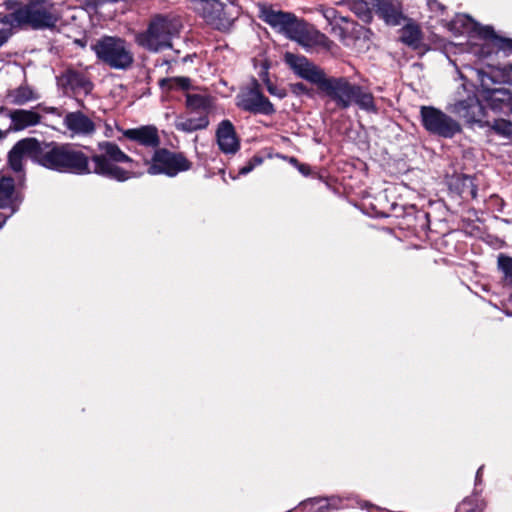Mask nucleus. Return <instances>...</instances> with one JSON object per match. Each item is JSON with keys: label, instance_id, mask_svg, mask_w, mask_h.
<instances>
[{"label": "nucleus", "instance_id": "1a4fd4ad", "mask_svg": "<svg viewBox=\"0 0 512 512\" xmlns=\"http://www.w3.org/2000/svg\"><path fill=\"white\" fill-rule=\"evenodd\" d=\"M24 157L40 166V140L34 137L23 138L17 141L8 152V165L13 172L18 174V185L25 180Z\"/></svg>", "mask_w": 512, "mask_h": 512}, {"label": "nucleus", "instance_id": "09e8293b", "mask_svg": "<svg viewBox=\"0 0 512 512\" xmlns=\"http://www.w3.org/2000/svg\"><path fill=\"white\" fill-rule=\"evenodd\" d=\"M28 2L42 3L45 4L47 0H28Z\"/></svg>", "mask_w": 512, "mask_h": 512}, {"label": "nucleus", "instance_id": "4be33fe9", "mask_svg": "<svg viewBox=\"0 0 512 512\" xmlns=\"http://www.w3.org/2000/svg\"><path fill=\"white\" fill-rule=\"evenodd\" d=\"M11 125L10 130L21 131L28 127L35 126L41 122V115L32 110L16 109L9 114Z\"/></svg>", "mask_w": 512, "mask_h": 512}, {"label": "nucleus", "instance_id": "9b49d317", "mask_svg": "<svg viewBox=\"0 0 512 512\" xmlns=\"http://www.w3.org/2000/svg\"><path fill=\"white\" fill-rule=\"evenodd\" d=\"M59 82L66 95L77 99L78 96H87L94 89V83L89 73L68 67L59 77Z\"/></svg>", "mask_w": 512, "mask_h": 512}, {"label": "nucleus", "instance_id": "f8f14e48", "mask_svg": "<svg viewBox=\"0 0 512 512\" xmlns=\"http://www.w3.org/2000/svg\"><path fill=\"white\" fill-rule=\"evenodd\" d=\"M203 17L208 25L221 32H228L236 19L220 0H206Z\"/></svg>", "mask_w": 512, "mask_h": 512}, {"label": "nucleus", "instance_id": "a19ab883", "mask_svg": "<svg viewBox=\"0 0 512 512\" xmlns=\"http://www.w3.org/2000/svg\"><path fill=\"white\" fill-rule=\"evenodd\" d=\"M509 125H510L509 122H507L505 120H495V123L492 126V128L496 132H499L501 134H507L508 133L507 128Z\"/></svg>", "mask_w": 512, "mask_h": 512}, {"label": "nucleus", "instance_id": "7c9ffc66", "mask_svg": "<svg viewBox=\"0 0 512 512\" xmlns=\"http://www.w3.org/2000/svg\"><path fill=\"white\" fill-rule=\"evenodd\" d=\"M210 106L209 99L200 94H186V107L191 111H206Z\"/></svg>", "mask_w": 512, "mask_h": 512}, {"label": "nucleus", "instance_id": "f3484780", "mask_svg": "<svg viewBox=\"0 0 512 512\" xmlns=\"http://www.w3.org/2000/svg\"><path fill=\"white\" fill-rule=\"evenodd\" d=\"M216 139L219 149L224 154H236L240 150V138L233 123L228 119L222 120L218 124Z\"/></svg>", "mask_w": 512, "mask_h": 512}, {"label": "nucleus", "instance_id": "9d476101", "mask_svg": "<svg viewBox=\"0 0 512 512\" xmlns=\"http://www.w3.org/2000/svg\"><path fill=\"white\" fill-rule=\"evenodd\" d=\"M450 112L462 118L467 124H479V126H489L486 120V110L475 93L469 94L465 99L456 101L450 107Z\"/></svg>", "mask_w": 512, "mask_h": 512}, {"label": "nucleus", "instance_id": "ea45409f", "mask_svg": "<svg viewBox=\"0 0 512 512\" xmlns=\"http://www.w3.org/2000/svg\"><path fill=\"white\" fill-rule=\"evenodd\" d=\"M494 46L491 43H484L478 52V55L482 58L489 57L494 52Z\"/></svg>", "mask_w": 512, "mask_h": 512}, {"label": "nucleus", "instance_id": "2f4dec72", "mask_svg": "<svg viewBox=\"0 0 512 512\" xmlns=\"http://www.w3.org/2000/svg\"><path fill=\"white\" fill-rule=\"evenodd\" d=\"M462 190H461V196L463 198L470 197L471 199H476L478 196V187L474 183L473 178L464 176L462 180Z\"/></svg>", "mask_w": 512, "mask_h": 512}, {"label": "nucleus", "instance_id": "412c9836", "mask_svg": "<svg viewBox=\"0 0 512 512\" xmlns=\"http://www.w3.org/2000/svg\"><path fill=\"white\" fill-rule=\"evenodd\" d=\"M63 122L68 130L78 135H90L96 130L95 123L81 111L67 113Z\"/></svg>", "mask_w": 512, "mask_h": 512}, {"label": "nucleus", "instance_id": "dca6fc26", "mask_svg": "<svg viewBox=\"0 0 512 512\" xmlns=\"http://www.w3.org/2000/svg\"><path fill=\"white\" fill-rule=\"evenodd\" d=\"M236 106L253 115L270 116L276 113L274 104L264 94L239 93L236 96Z\"/></svg>", "mask_w": 512, "mask_h": 512}, {"label": "nucleus", "instance_id": "b1692460", "mask_svg": "<svg viewBox=\"0 0 512 512\" xmlns=\"http://www.w3.org/2000/svg\"><path fill=\"white\" fill-rule=\"evenodd\" d=\"M423 37V32L416 23H408L400 29V41L413 50L421 47Z\"/></svg>", "mask_w": 512, "mask_h": 512}, {"label": "nucleus", "instance_id": "473e14b6", "mask_svg": "<svg viewBox=\"0 0 512 512\" xmlns=\"http://www.w3.org/2000/svg\"><path fill=\"white\" fill-rule=\"evenodd\" d=\"M485 503L483 501L465 499L458 507V512H484Z\"/></svg>", "mask_w": 512, "mask_h": 512}, {"label": "nucleus", "instance_id": "6ab92c4d", "mask_svg": "<svg viewBox=\"0 0 512 512\" xmlns=\"http://www.w3.org/2000/svg\"><path fill=\"white\" fill-rule=\"evenodd\" d=\"M123 136L142 146L154 149H158L161 144L158 129L154 125H144L138 128L126 129L123 131Z\"/></svg>", "mask_w": 512, "mask_h": 512}, {"label": "nucleus", "instance_id": "20e7f679", "mask_svg": "<svg viewBox=\"0 0 512 512\" xmlns=\"http://www.w3.org/2000/svg\"><path fill=\"white\" fill-rule=\"evenodd\" d=\"M182 28L178 17L170 14L154 15L146 29L136 36L139 46L157 52L163 48L171 47L172 37L179 34Z\"/></svg>", "mask_w": 512, "mask_h": 512}, {"label": "nucleus", "instance_id": "393cba45", "mask_svg": "<svg viewBox=\"0 0 512 512\" xmlns=\"http://www.w3.org/2000/svg\"><path fill=\"white\" fill-rule=\"evenodd\" d=\"M371 208L374 211V215L377 217L388 218L391 216H401L397 213L398 205L395 202L390 203L386 193H379L374 198V202L371 203Z\"/></svg>", "mask_w": 512, "mask_h": 512}, {"label": "nucleus", "instance_id": "c85d7f7f", "mask_svg": "<svg viewBox=\"0 0 512 512\" xmlns=\"http://www.w3.org/2000/svg\"><path fill=\"white\" fill-rule=\"evenodd\" d=\"M350 10L365 24H370L373 20V9L366 0H351Z\"/></svg>", "mask_w": 512, "mask_h": 512}, {"label": "nucleus", "instance_id": "58836bf2", "mask_svg": "<svg viewBox=\"0 0 512 512\" xmlns=\"http://www.w3.org/2000/svg\"><path fill=\"white\" fill-rule=\"evenodd\" d=\"M309 503L311 504H319L318 511L317 512H327L329 510V503L327 502V499L325 498H315L309 500Z\"/></svg>", "mask_w": 512, "mask_h": 512}, {"label": "nucleus", "instance_id": "5701e85b", "mask_svg": "<svg viewBox=\"0 0 512 512\" xmlns=\"http://www.w3.org/2000/svg\"><path fill=\"white\" fill-rule=\"evenodd\" d=\"M400 215L404 220L402 224H405L408 229H411L416 233L426 232L430 229L429 213L423 210H412Z\"/></svg>", "mask_w": 512, "mask_h": 512}, {"label": "nucleus", "instance_id": "a18cd8bd", "mask_svg": "<svg viewBox=\"0 0 512 512\" xmlns=\"http://www.w3.org/2000/svg\"><path fill=\"white\" fill-rule=\"evenodd\" d=\"M336 14H337V10L334 9V8H329L327 9L325 12H324V17L329 20V21H332L335 17H336Z\"/></svg>", "mask_w": 512, "mask_h": 512}, {"label": "nucleus", "instance_id": "f704fd0d", "mask_svg": "<svg viewBox=\"0 0 512 512\" xmlns=\"http://www.w3.org/2000/svg\"><path fill=\"white\" fill-rule=\"evenodd\" d=\"M266 89L269 94L278 97L279 99H283L287 96V91L284 88H279L275 85L270 79L266 81Z\"/></svg>", "mask_w": 512, "mask_h": 512}, {"label": "nucleus", "instance_id": "423d86ee", "mask_svg": "<svg viewBox=\"0 0 512 512\" xmlns=\"http://www.w3.org/2000/svg\"><path fill=\"white\" fill-rule=\"evenodd\" d=\"M145 164L149 165L148 174H164L168 177H175L181 172L188 171L193 165L183 152H173L160 147L155 149L150 160H145Z\"/></svg>", "mask_w": 512, "mask_h": 512}, {"label": "nucleus", "instance_id": "f257e3e1", "mask_svg": "<svg viewBox=\"0 0 512 512\" xmlns=\"http://www.w3.org/2000/svg\"><path fill=\"white\" fill-rule=\"evenodd\" d=\"M99 153L87 154L81 145L40 140V166L62 174L98 176L125 182L135 176L119 163H133L134 160L112 141L98 143Z\"/></svg>", "mask_w": 512, "mask_h": 512}, {"label": "nucleus", "instance_id": "37998d69", "mask_svg": "<svg viewBox=\"0 0 512 512\" xmlns=\"http://www.w3.org/2000/svg\"><path fill=\"white\" fill-rule=\"evenodd\" d=\"M259 77L266 85V81L269 78V65L267 63L263 64L261 71L259 72Z\"/></svg>", "mask_w": 512, "mask_h": 512}, {"label": "nucleus", "instance_id": "c756f323", "mask_svg": "<svg viewBox=\"0 0 512 512\" xmlns=\"http://www.w3.org/2000/svg\"><path fill=\"white\" fill-rule=\"evenodd\" d=\"M497 268L503 274L504 281L512 286V257L500 253L497 257Z\"/></svg>", "mask_w": 512, "mask_h": 512}, {"label": "nucleus", "instance_id": "79ce46f5", "mask_svg": "<svg viewBox=\"0 0 512 512\" xmlns=\"http://www.w3.org/2000/svg\"><path fill=\"white\" fill-rule=\"evenodd\" d=\"M291 162H293L296 165L297 169L299 170V172L302 175H304V176L310 175L311 167L308 164L300 163L296 158H292Z\"/></svg>", "mask_w": 512, "mask_h": 512}, {"label": "nucleus", "instance_id": "aec40b11", "mask_svg": "<svg viewBox=\"0 0 512 512\" xmlns=\"http://www.w3.org/2000/svg\"><path fill=\"white\" fill-rule=\"evenodd\" d=\"M373 9L388 25H399L404 18L400 0H373Z\"/></svg>", "mask_w": 512, "mask_h": 512}, {"label": "nucleus", "instance_id": "72a5a7b5", "mask_svg": "<svg viewBox=\"0 0 512 512\" xmlns=\"http://www.w3.org/2000/svg\"><path fill=\"white\" fill-rule=\"evenodd\" d=\"M264 158L258 154L254 155L247 163L239 169V175H246L253 171L257 166L261 165Z\"/></svg>", "mask_w": 512, "mask_h": 512}, {"label": "nucleus", "instance_id": "4c0bfd02", "mask_svg": "<svg viewBox=\"0 0 512 512\" xmlns=\"http://www.w3.org/2000/svg\"><path fill=\"white\" fill-rule=\"evenodd\" d=\"M357 505L359 508L363 510H367L368 512H376V511H382L383 509L376 504H373L370 501L367 500H358Z\"/></svg>", "mask_w": 512, "mask_h": 512}, {"label": "nucleus", "instance_id": "8fccbe9b", "mask_svg": "<svg viewBox=\"0 0 512 512\" xmlns=\"http://www.w3.org/2000/svg\"><path fill=\"white\" fill-rule=\"evenodd\" d=\"M46 111L49 112V113H55L56 108L51 107V108L46 109Z\"/></svg>", "mask_w": 512, "mask_h": 512}, {"label": "nucleus", "instance_id": "c03bdc74", "mask_svg": "<svg viewBox=\"0 0 512 512\" xmlns=\"http://www.w3.org/2000/svg\"><path fill=\"white\" fill-rule=\"evenodd\" d=\"M12 216L13 215H10V211L0 212V228H2L7 220Z\"/></svg>", "mask_w": 512, "mask_h": 512}, {"label": "nucleus", "instance_id": "0eeeda50", "mask_svg": "<svg viewBox=\"0 0 512 512\" xmlns=\"http://www.w3.org/2000/svg\"><path fill=\"white\" fill-rule=\"evenodd\" d=\"M7 18H10V20L7 19V22H16L19 26L26 25L34 30L54 28L59 20L58 16L45 4L35 2H27L9 14Z\"/></svg>", "mask_w": 512, "mask_h": 512}, {"label": "nucleus", "instance_id": "39448f33", "mask_svg": "<svg viewBox=\"0 0 512 512\" xmlns=\"http://www.w3.org/2000/svg\"><path fill=\"white\" fill-rule=\"evenodd\" d=\"M259 18L288 39L301 45H308L311 41L306 21L299 19L292 12L275 10L272 6L263 5L260 8Z\"/></svg>", "mask_w": 512, "mask_h": 512}, {"label": "nucleus", "instance_id": "603ef678", "mask_svg": "<svg viewBox=\"0 0 512 512\" xmlns=\"http://www.w3.org/2000/svg\"><path fill=\"white\" fill-rule=\"evenodd\" d=\"M84 149H86V150H88V151H90V152H93V150H92V149H90L89 147H84Z\"/></svg>", "mask_w": 512, "mask_h": 512}, {"label": "nucleus", "instance_id": "3c124183", "mask_svg": "<svg viewBox=\"0 0 512 512\" xmlns=\"http://www.w3.org/2000/svg\"><path fill=\"white\" fill-rule=\"evenodd\" d=\"M77 101H78V103H79V105H80V106L84 107V102H83L82 100H78V99H77Z\"/></svg>", "mask_w": 512, "mask_h": 512}, {"label": "nucleus", "instance_id": "a878e982", "mask_svg": "<svg viewBox=\"0 0 512 512\" xmlns=\"http://www.w3.org/2000/svg\"><path fill=\"white\" fill-rule=\"evenodd\" d=\"M209 117L207 113L201 114L198 117L183 118L178 117L175 122V128L178 131L191 133L197 130L206 129L209 125Z\"/></svg>", "mask_w": 512, "mask_h": 512}, {"label": "nucleus", "instance_id": "ddd939ff", "mask_svg": "<svg viewBox=\"0 0 512 512\" xmlns=\"http://www.w3.org/2000/svg\"><path fill=\"white\" fill-rule=\"evenodd\" d=\"M24 201L23 192L17 188L16 180L12 176H0V209L16 214Z\"/></svg>", "mask_w": 512, "mask_h": 512}, {"label": "nucleus", "instance_id": "2eb2a0df", "mask_svg": "<svg viewBox=\"0 0 512 512\" xmlns=\"http://www.w3.org/2000/svg\"><path fill=\"white\" fill-rule=\"evenodd\" d=\"M284 61L298 77L314 85H317L324 73V69L315 65L303 55L287 52L284 55Z\"/></svg>", "mask_w": 512, "mask_h": 512}, {"label": "nucleus", "instance_id": "de8ad7c7", "mask_svg": "<svg viewBox=\"0 0 512 512\" xmlns=\"http://www.w3.org/2000/svg\"><path fill=\"white\" fill-rule=\"evenodd\" d=\"M483 467H480L476 473V482L480 481Z\"/></svg>", "mask_w": 512, "mask_h": 512}, {"label": "nucleus", "instance_id": "4468645a", "mask_svg": "<svg viewBox=\"0 0 512 512\" xmlns=\"http://www.w3.org/2000/svg\"><path fill=\"white\" fill-rule=\"evenodd\" d=\"M461 22V26L465 27V22H471L472 31L475 32L486 43H491L496 47L497 51H502L505 56L512 54V38L499 36L496 34L492 26H483L477 22L472 21L468 16L459 18L454 24Z\"/></svg>", "mask_w": 512, "mask_h": 512}, {"label": "nucleus", "instance_id": "bb28decb", "mask_svg": "<svg viewBox=\"0 0 512 512\" xmlns=\"http://www.w3.org/2000/svg\"><path fill=\"white\" fill-rule=\"evenodd\" d=\"M6 97L11 104L19 106L38 98L34 91L27 85H21L16 89L9 90Z\"/></svg>", "mask_w": 512, "mask_h": 512}, {"label": "nucleus", "instance_id": "f03ea898", "mask_svg": "<svg viewBox=\"0 0 512 512\" xmlns=\"http://www.w3.org/2000/svg\"><path fill=\"white\" fill-rule=\"evenodd\" d=\"M316 87L319 94L327 97L340 110L354 104L366 112H378L373 94L363 86L352 83L348 77L328 76L324 71Z\"/></svg>", "mask_w": 512, "mask_h": 512}, {"label": "nucleus", "instance_id": "cd10ccee", "mask_svg": "<svg viewBox=\"0 0 512 512\" xmlns=\"http://www.w3.org/2000/svg\"><path fill=\"white\" fill-rule=\"evenodd\" d=\"M158 84L162 90L167 92L174 89L188 91L192 87L191 79L184 76L162 78Z\"/></svg>", "mask_w": 512, "mask_h": 512}, {"label": "nucleus", "instance_id": "7ed1b4c3", "mask_svg": "<svg viewBox=\"0 0 512 512\" xmlns=\"http://www.w3.org/2000/svg\"><path fill=\"white\" fill-rule=\"evenodd\" d=\"M91 50L99 62L114 70L126 71L135 61L131 44L119 36L103 35L91 44Z\"/></svg>", "mask_w": 512, "mask_h": 512}, {"label": "nucleus", "instance_id": "864d4df0", "mask_svg": "<svg viewBox=\"0 0 512 512\" xmlns=\"http://www.w3.org/2000/svg\"><path fill=\"white\" fill-rule=\"evenodd\" d=\"M509 67H510V70L512 71V64H510Z\"/></svg>", "mask_w": 512, "mask_h": 512}, {"label": "nucleus", "instance_id": "49530a36", "mask_svg": "<svg viewBox=\"0 0 512 512\" xmlns=\"http://www.w3.org/2000/svg\"><path fill=\"white\" fill-rule=\"evenodd\" d=\"M10 36L9 30L1 29L0 30V47L7 42Z\"/></svg>", "mask_w": 512, "mask_h": 512}, {"label": "nucleus", "instance_id": "c9c22d12", "mask_svg": "<svg viewBox=\"0 0 512 512\" xmlns=\"http://www.w3.org/2000/svg\"><path fill=\"white\" fill-rule=\"evenodd\" d=\"M290 89L293 94L300 96V95H311V89H309L304 83L297 82V83H291Z\"/></svg>", "mask_w": 512, "mask_h": 512}, {"label": "nucleus", "instance_id": "a211bd4d", "mask_svg": "<svg viewBox=\"0 0 512 512\" xmlns=\"http://www.w3.org/2000/svg\"><path fill=\"white\" fill-rule=\"evenodd\" d=\"M484 99L494 111H503L504 109H512V91L505 87L491 88L486 83L485 77L481 79Z\"/></svg>", "mask_w": 512, "mask_h": 512}, {"label": "nucleus", "instance_id": "e433bc0d", "mask_svg": "<svg viewBox=\"0 0 512 512\" xmlns=\"http://www.w3.org/2000/svg\"><path fill=\"white\" fill-rule=\"evenodd\" d=\"M241 93H248V94H254V93H257V94H264L262 92V88H261V85L259 83V81L256 79V78H252L251 82H250V85L245 89V90H242Z\"/></svg>", "mask_w": 512, "mask_h": 512}, {"label": "nucleus", "instance_id": "6e6552de", "mask_svg": "<svg viewBox=\"0 0 512 512\" xmlns=\"http://www.w3.org/2000/svg\"><path fill=\"white\" fill-rule=\"evenodd\" d=\"M421 124L431 135L451 139L462 132L461 124L434 106H421Z\"/></svg>", "mask_w": 512, "mask_h": 512}]
</instances>
